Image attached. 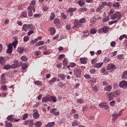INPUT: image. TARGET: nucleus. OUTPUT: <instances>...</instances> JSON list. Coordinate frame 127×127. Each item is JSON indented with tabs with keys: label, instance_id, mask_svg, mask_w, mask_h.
Here are the masks:
<instances>
[{
	"label": "nucleus",
	"instance_id": "1",
	"mask_svg": "<svg viewBox=\"0 0 127 127\" xmlns=\"http://www.w3.org/2000/svg\"><path fill=\"white\" fill-rule=\"evenodd\" d=\"M22 29L23 31H25V32H27V31H28V29L31 30V29H34V27L33 26V25L32 24H25L23 25Z\"/></svg>",
	"mask_w": 127,
	"mask_h": 127
},
{
	"label": "nucleus",
	"instance_id": "2",
	"mask_svg": "<svg viewBox=\"0 0 127 127\" xmlns=\"http://www.w3.org/2000/svg\"><path fill=\"white\" fill-rule=\"evenodd\" d=\"M121 17H122V15L121 14V13L119 12H116L114 14H112L110 16V18L112 20L114 19H116V18H117V20H119V19H120Z\"/></svg>",
	"mask_w": 127,
	"mask_h": 127
},
{
	"label": "nucleus",
	"instance_id": "3",
	"mask_svg": "<svg viewBox=\"0 0 127 127\" xmlns=\"http://www.w3.org/2000/svg\"><path fill=\"white\" fill-rule=\"evenodd\" d=\"M73 74L74 76L76 77V78H80L82 75V71L80 68H75L73 71Z\"/></svg>",
	"mask_w": 127,
	"mask_h": 127
},
{
	"label": "nucleus",
	"instance_id": "4",
	"mask_svg": "<svg viewBox=\"0 0 127 127\" xmlns=\"http://www.w3.org/2000/svg\"><path fill=\"white\" fill-rule=\"evenodd\" d=\"M18 44V41L15 40L13 41L12 43L9 44L8 46V48L12 50V47H14V49L16 48V46Z\"/></svg>",
	"mask_w": 127,
	"mask_h": 127
},
{
	"label": "nucleus",
	"instance_id": "5",
	"mask_svg": "<svg viewBox=\"0 0 127 127\" xmlns=\"http://www.w3.org/2000/svg\"><path fill=\"white\" fill-rule=\"evenodd\" d=\"M110 29L108 26H104L103 28L100 29L98 31V33H108Z\"/></svg>",
	"mask_w": 127,
	"mask_h": 127
},
{
	"label": "nucleus",
	"instance_id": "6",
	"mask_svg": "<svg viewBox=\"0 0 127 127\" xmlns=\"http://www.w3.org/2000/svg\"><path fill=\"white\" fill-rule=\"evenodd\" d=\"M0 84H5L6 83V78H5V74L2 73L0 76Z\"/></svg>",
	"mask_w": 127,
	"mask_h": 127
},
{
	"label": "nucleus",
	"instance_id": "7",
	"mask_svg": "<svg viewBox=\"0 0 127 127\" xmlns=\"http://www.w3.org/2000/svg\"><path fill=\"white\" fill-rule=\"evenodd\" d=\"M24 125L25 126H27L28 125L29 127H32L33 126V120H28L24 121Z\"/></svg>",
	"mask_w": 127,
	"mask_h": 127
},
{
	"label": "nucleus",
	"instance_id": "8",
	"mask_svg": "<svg viewBox=\"0 0 127 127\" xmlns=\"http://www.w3.org/2000/svg\"><path fill=\"white\" fill-rule=\"evenodd\" d=\"M33 112H34V113L33 114V117L34 119H35V120H37V119H39V117L40 115L38 114V111L37 110V109L34 110Z\"/></svg>",
	"mask_w": 127,
	"mask_h": 127
},
{
	"label": "nucleus",
	"instance_id": "9",
	"mask_svg": "<svg viewBox=\"0 0 127 127\" xmlns=\"http://www.w3.org/2000/svg\"><path fill=\"white\" fill-rule=\"evenodd\" d=\"M99 106L100 108H103L105 110H108L109 109L108 103L106 102H102L99 104Z\"/></svg>",
	"mask_w": 127,
	"mask_h": 127
},
{
	"label": "nucleus",
	"instance_id": "10",
	"mask_svg": "<svg viewBox=\"0 0 127 127\" xmlns=\"http://www.w3.org/2000/svg\"><path fill=\"white\" fill-rule=\"evenodd\" d=\"M119 86L120 88H124V89H126V88H127V81H122L120 82Z\"/></svg>",
	"mask_w": 127,
	"mask_h": 127
},
{
	"label": "nucleus",
	"instance_id": "11",
	"mask_svg": "<svg viewBox=\"0 0 127 127\" xmlns=\"http://www.w3.org/2000/svg\"><path fill=\"white\" fill-rule=\"evenodd\" d=\"M117 66H116V65L113 64H109L107 66V68L108 70H115V69H116Z\"/></svg>",
	"mask_w": 127,
	"mask_h": 127
},
{
	"label": "nucleus",
	"instance_id": "12",
	"mask_svg": "<svg viewBox=\"0 0 127 127\" xmlns=\"http://www.w3.org/2000/svg\"><path fill=\"white\" fill-rule=\"evenodd\" d=\"M50 95L48 96H45L42 98V103H47L48 102H50Z\"/></svg>",
	"mask_w": 127,
	"mask_h": 127
},
{
	"label": "nucleus",
	"instance_id": "13",
	"mask_svg": "<svg viewBox=\"0 0 127 127\" xmlns=\"http://www.w3.org/2000/svg\"><path fill=\"white\" fill-rule=\"evenodd\" d=\"M121 95V92L119 90L114 91L112 92V96L117 97Z\"/></svg>",
	"mask_w": 127,
	"mask_h": 127
},
{
	"label": "nucleus",
	"instance_id": "14",
	"mask_svg": "<svg viewBox=\"0 0 127 127\" xmlns=\"http://www.w3.org/2000/svg\"><path fill=\"white\" fill-rule=\"evenodd\" d=\"M50 102H52V103H56V102H57V98H56V96L50 95Z\"/></svg>",
	"mask_w": 127,
	"mask_h": 127
},
{
	"label": "nucleus",
	"instance_id": "15",
	"mask_svg": "<svg viewBox=\"0 0 127 127\" xmlns=\"http://www.w3.org/2000/svg\"><path fill=\"white\" fill-rule=\"evenodd\" d=\"M104 64V63H97L94 64V67L95 68H101L103 64Z\"/></svg>",
	"mask_w": 127,
	"mask_h": 127
},
{
	"label": "nucleus",
	"instance_id": "16",
	"mask_svg": "<svg viewBox=\"0 0 127 127\" xmlns=\"http://www.w3.org/2000/svg\"><path fill=\"white\" fill-rule=\"evenodd\" d=\"M80 63L81 64H87V58H81L80 59Z\"/></svg>",
	"mask_w": 127,
	"mask_h": 127
},
{
	"label": "nucleus",
	"instance_id": "17",
	"mask_svg": "<svg viewBox=\"0 0 127 127\" xmlns=\"http://www.w3.org/2000/svg\"><path fill=\"white\" fill-rule=\"evenodd\" d=\"M112 87L111 85H106L104 88L105 91H107V92H110V91L112 90Z\"/></svg>",
	"mask_w": 127,
	"mask_h": 127
},
{
	"label": "nucleus",
	"instance_id": "18",
	"mask_svg": "<svg viewBox=\"0 0 127 127\" xmlns=\"http://www.w3.org/2000/svg\"><path fill=\"white\" fill-rule=\"evenodd\" d=\"M13 115H11L8 116L7 117V121H9V122H11L12 123H13V120H14V119H13Z\"/></svg>",
	"mask_w": 127,
	"mask_h": 127
},
{
	"label": "nucleus",
	"instance_id": "19",
	"mask_svg": "<svg viewBox=\"0 0 127 127\" xmlns=\"http://www.w3.org/2000/svg\"><path fill=\"white\" fill-rule=\"evenodd\" d=\"M26 68H27V64H24L22 66V71L23 73L26 72Z\"/></svg>",
	"mask_w": 127,
	"mask_h": 127
},
{
	"label": "nucleus",
	"instance_id": "20",
	"mask_svg": "<svg viewBox=\"0 0 127 127\" xmlns=\"http://www.w3.org/2000/svg\"><path fill=\"white\" fill-rule=\"evenodd\" d=\"M76 10H77V8L70 7L69 8L68 10H67V12H74V11H76Z\"/></svg>",
	"mask_w": 127,
	"mask_h": 127
},
{
	"label": "nucleus",
	"instance_id": "21",
	"mask_svg": "<svg viewBox=\"0 0 127 127\" xmlns=\"http://www.w3.org/2000/svg\"><path fill=\"white\" fill-rule=\"evenodd\" d=\"M0 64L1 65H4L5 64V61L4 60V58L2 57H0Z\"/></svg>",
	"mask_w": 127,
	"mask_h": 127
},
{
	"label": "nucleus",
	"instance_id": "22",
	"mask_svg": "<svg viewBox=\"0 0 127 127\" xmlns=\"http://www.w3.org/2000/svg\"><path fill=\"white\" fill-rule=\"evenodd\" d=\"M50 31L51 32V35H54L56 32V29L55 28H51L50 29Z\"/></svg>",
	"mask_w": 127,
	"mask_h": 127
},
{
	"label": "nucleus",
	"instance_id": "23",
	"mask_svg": "<svg viewBox=\"0 0 127 127\" xmlns=\"http://www.w3.org/2000/svg\"><path fill=\"white\" fill-rule=\"evenodd\" d=\"M17 52H18V53H23L24 52V49L23 48L19 47L17 49Z\"/></svg>",
	"mask_w": 127,
	"mask_h": 127
},
{
	"label": "nucleus",
	"instance_id": "24",
	"mask_svg": "<svg viewBox=\"0 0 127 127\" xmlns=\"http://www.w3.org/2000/svg\"><path fill=\"white\" fill-rule=\"evenodd\" d=\"M78 4L80 5V6H83V5H85V0H79L78 1Z\"/></svg>",
	"mask_w": 127,
	"mask_h": 127
},
{
	"label": "nucleus",
	"instance_id": "25",
	"mask_svg": "<svg viewBox=\"0 0 127 127\" xmlns=\"http://www.w3.org/2000/svg\"><path fill=\"white\" fill-rule=\"evenodd\" d=\"M42 125V122L38 121L35 123V125L36 127H41Z\"/></svg>",
	"mask_w": 127,
	"mask_h": 127
},
{
	"label": "nucleus",
	"instance_id": "26",
	"mask_svg": "<svg viewBox=\"0 0 127 127\" xmlns=\"http://www.w3.org/2000/svg\"><path fill=\"white\" fill-rule=\"evenodd\" d=\"M103 8H104V5L101 4L97 8L96 11L97 12H99V11H100V10H102V9H103Z\"/></svg>",
	"mask_w": 127,
	"mask_h": 127
},
{
	"label": "nucleus",
	"instance_id": "27",
	"mask_svg": "<svg viewBox=\"0 0 127 127\" xmlns=\"http://www.w3.org/2000/svg\"><path fill=\"white\" fill-rule=\"evenodd\" d=\"M127 70L123 72V75L122 76V79H124L125 80L127 79Z\"/></svg>",
	"mask_w": 127,
	"mask_h": 127
},
{
	"label": "nucleus",
	"instance_id": "28",
	"mask_svg": "<svg viewBox=\"0 0 127 127\" xmlns=\"http://www.w3.org/2000/svg\"><path fill=\"white\" fill-rule=\"evenodd\" d=\"M76 126H79V123H78V121L74 120L72 123V126L75 127Z\"/></svg>",
	"mask_w": 127,
	"mask_h": 127
},
{
	"label": "nucleus",
	"instance_id": "29",
	"mask_svg": "<svg viewBox=\"0 0 127 127\" xmlns=\"http://www.w3.org/2000/svg\"><path fill=\"white\" fill-rule=\"evenodd\" d=\"M21 59L22 61H23L24 62H26V61L28 59V58L26 56H23L21 57Z\"/></svg>",
	"mask_w": 127,
	"mask_h": 127
},
{
	"label": "nucleus",
	"instance_id": "30",
	"mask_svg": "<svg viewBox=\"0 0 127 127\" xmlns=\"http://www.w3.org/2000/svg\"><path fill=\"white\" fill-rule=\"evenodd\" d=\"M21 15L23 17H27V12H25V11L21 12Z\"/></svg>",
	"mask_w": 127,
	"mask_h": 127
},
{
	"label": "nucleus",
	"instance_id": "31",
	"mask_svg": "<svg viewBox=\"0 0 127 127\" xmlns=\"http://www.w3.org/2000/svg\"><path fill=\"white\" fill-rule=\"evenodd\" d=\"M10 68L11 67L9 64H6L3 66V69H4V70H9Z\"/></svg>",
	"mask_w": 127,
	"mask_h": 127
},
{
	"label": "nucleus",
	"instance_id": "32",
	"mask_svg": "<svg viewBox=\"0 0 127 127\" xmlns=\"http://www.w3.org/2000/svg\"><path fill=\"white\" fill-rule=\"evenodd\" d=\"M90 33L91 34H96L97 33V30L95 28H92L90 30Z\"/></svg>",
	"mask_w": 127,
	"mask_h": 127
},
{
	"label": "nucleus",
	"instance_id": "33",
	"mask_svg": "<svg viewBox=\"0 0 127 127\" xmlns=\"http://www.w3.org/2000/svg\"><path fill=\"white\" fill-rule=\"evenodd\" d=\"M55 18V14L54 13V12H52L51 15L50 17V20H53V19H54Z\"/></svg>",
	"mask_w": 127,
	"mask_h": 127
},
{
	"label": "nucleus",
	"instance_id": "34",
	"mask_svg": "<svg viewBox=\"0 0 127 127\" xmlns=\"http://www.w3.org/2000/svg\"><path fill=\"white\" fill-rule=\"evenodd\" d=\"M59 78L62 79V80H64L65 79V76L64 74L61 73L58 75Z\"/></svg>",
	"mask_w": 127,
	"mask_h": 127
},
{
	"label": "nucleus",
	"instance_id": "35",
	"mask_svg": "<svg viewBox=\"0 0 127 127\" xmlns=\"http://www.w3.org/2000/svg\"><path fill=\"white\" fill-rule=\"evenodd\" d=\"M44 44V41H39L37 44H36L35 46H40V45H43Z\"/></svg>",
	"mask_w": 127,
	"mask_h": 127
},
{
	"label": "nucleus",
	"instance_id": "36",
	"mask_svg": "<svg viewBox=\"0 0 127 127\" xmlns=\"http://www.w3.org/2000/svg\"><path fill=\"white\" fill-rule=\"evenodd\" d=\"M118 21H119V20H115L109 21V25H112V24H114V23H117Z\"/></svg>",
	"mask_w": 127,
	"mask_h": 127
},
{
	"label": "nucleus",
	"instance_id": "37",
	"mask_svg": "<svg viewBox=\"0 0 127 127\" xmlns=\"http://www.w3.org/2000/svg\"><path fill=\"white\" fill-rule=\"evenodd\" d=\"M35 85H38V86H41L42 85V82H41L40 81H34Z\"/></svg>",
	"mask_w": 127,
	"mask_h": 127
},
{
	"label": "nucleus",
	"instance_id": "38",
	"mask_svg": "<svg viewBox=\"0 0 127 127\" xmlns=\"http://www.w3.org/2000/svg\"><path fill=\"white\" fill-rule=\"evenodd\" d=\"M5 126L6 127H12V124L9 122H5Z\"/></svg>",
	"mask_w": 127,
	"mask_h": 127
},
{
	"label": "nucleus",
	"instance_id": "39",
	"mask_svg": "<svg viewBox=\"0 0 127 127\" xmlns=\"http://www.w3.org/2000/svg\"><path fill=\"white\" fill-rule=\"evenodd\" d=\"M113 7H120V2H116L113 4Z\"/></svg>",
	"mask_w": 127,
	"mask_h": 127
},
{
	"label": "nucleus",
	"instance_id": "40",
	"mask_svg": "<svg viewBox=\"0 0 127 127\" xmlns=\"http://www.w3.org/2000/svg\"><path fill=\"white\" fill-rule=\"evenodd\" d=\"M108 96L110 101H111L114 99V96H113V93H109L108 94Z\"/></svg>",
	"mask_w": 127,
	"mask_h": 127
},
{
	"label": "nucleus",
	"instance_id": "41",
	"mask_svg": "<svg viewBox=\"0 0 127 127\" xmlns=\"http://www.w3.org/2000/svg\"><path fill=\"white\" fill-rule=\"evenodd\" d=\"M55 82H56V78L55 77H53L49 81V84H53V83H55Z\"/></svg>",
	"mask_w": 127,
	"mask_h": 127
},
{
	"label": "nucleus",
	"instance_id": "42",
	"mask_svg": "<svg viewBox=\"0 0 127 127\" xmlns=\"http://www.w3.org/2000/svg\"><path fill=\"white\" fill-rule=\"evenodd\" d=\"M79 23H85L86 22V18H82L79 21Z\"/></svg>",
	"mask_w": 127,
	"mask_h": 127
},
{
	"label": "nucleus",
	"instance_id": "43",
	"mask_svg": "<svg viewBox=\"0 0 127 127\" xmlns=\"http://www.w3.org/2000/svg\"><path fill=\"white\" fill-rule=\"evenodd\" d=\"M110 20V16H106L103 19V22H106V21H109Z\"/></svg>",
	"mask_w": 127,
	"mask_h": 127
},
{
	"label": "nucleus",
	"instance_id": "44",
	"mask_svg": "<svg viewBox=\"0 0 127 127\" xmlns=\"http://www.w3.org/2000/svg\"><path fill=\"white\" fill-rule=\"evenodd\" d=\"M33 33H34V31L33 30V29H31L28 32L27 35L28 36H30V35H31V34H33Z\"/></svg>",
	"mask_w": 127,
	"mask_h": 127
},
{
	"label": "nucleus",
	"instance_id": "45",
	"mask_svg": "<svg viewBox=\"0 0 127 127\" xmlns=\"http://www.w3.org/2000/svg\"><path fill=\"white\" fill-rule=\"evenodd\" d=\"M56 111H57V109L56 108H52L50 111V114H54V113H55L56 112Z\"/></svg>",
	"mask_w": 127,
	"mask_h": 127
},
{
	"label": "nucleus",
	"instance_id": "46",
	"mask_svg": "<svg viewBox=\"0 0 127 127\" xmlns=\"http://www.w3.org/2000/svg\"><path fill=\"white\" fill-rule=\"evenodd\" d=\"M27 118H28V114L26 113V114H24L23 117V120L24 121H25V120H26L27 119Z\"/></svg>",
	"mask_w": 127,
	"mask_h": 127
},
{
	"label": "nucleus",
	"instance_id": "47",
	"mask_svg": "<svg viewBox=\"0 0 127 127\" xmlns=\"http://www.w3.org/2000/svg\"><path fill=\"white\" fill-rule=\"evenodd\" d=\"M87 8H80L79 9V11H81L82 12H84V11H87Z\"/></svg>",
	"mask_w": 127,
	"mask_h": 127
},
{
	"label": "nucleus",
	"instance_id": "48",
	"mask_svg": "<svg viewBox=\"0 0 127 127\" xmlns=\"http://www.w3.org/2000/svg\"><path fill=\"white\" fill-rule=\"evenodd\" d=\"M95 72L96 69L95 68L90 69L89 70V73H90V74H94Z\"/></svg>",
	"mask_w": 127,
	"mask_h": 127
},
{
	"label": "nucleus",
	"instance_id": "49",
	"mask_svg": "<svg viewBox=\"0 0 127 127\" xmlns=\"http://www.w3.org/2000/svg\"><path fill=\"white\" fill-rule=\"evenodd\" d=\"M10 66L12 69H15V68H17L18 67L17 64H12Z\"/></svg>",
	"mask_w": 127,
	"mask_h": 127
},
{
	"label": "nucleus",
	"instance_id": "50",
	"mask_svg": "<svg viewBox=\"0 0 127 127\" xmlns=\"http://www.w3.org/2000/svg\"><path fill=\"white\" fill-rule=\"evenodd\" d=\"M76 102H77L78 104H83V103H84V101L82 99H77Z\"/></svg>",
	"mask_w": 127,
	"mask_h": 127
},
{
	"label": "nucleus",
	"instance_id": "51",
	"mask_svg": "<svg viewBox=\"0 0 127 127\" xmlns=\"http://www.w3.org/2000/svg\"><path fill=\"white\" fill-rule=\"evenodd\" d=\"M29 40V38L27 36H25L23 38L24 42H27Z\"/></svg>",
	"mask_w": 127,
	"mask_h": 127
},
{
	"label": "nucleus",
	"instance_id": "52",
	"mask_svg": "<svg viewBox=\"0 0 127 127\" xmlns=\"http://www.w3.org/2000/svg\"><path fill=\"white\" fill-rule=\"evenodd\" d=\"M124 38H127V35H123L121 36L119 38V39L120 40H123Z\"/></svg>",
	"mask_w": 127,
	"mask_h": 127
},
{
	"label": "nucleus",
	"instance_id": "53",
	"mask_svg": "<svg viewBox=\"0 0 127 127\" xmlns=\"http://www.w3.org/2000/svg\"><path fill=\"white\" fill-rule=\"evenodd\" d=\"M43 11H47L48 10V6L44 5L43 6Z\"/></svg>",
	"mask_w": 127,
	"mask_h": 127
},
{
	"label": "nucleus",
	"instance_id": "54",
	"mask_svg": "<svg viewBox=\"0 0 127 127\" xmlns=\"http://www.w3.org/2000/svg\"><path fill=\"white\" fill-rule=\"evenodd\" d=\"M90 81L92 82V83H97V79L96 78H91Z\"/></svg>",
	"mask_w": 127,
	"mask_h": 127
},
{
	"label": "nucleus",
	"instance_id": "55",
	"mask_svg": "<svg viewBox=\"0 0 127 127\" xmlns=\"http://www.w3.org/2000/svg\"><path fill=\"white\" fill-rule=\"evenodd\" d=\"M77 111L75 109H72L71 111L70 112V115H73V114H76Z\"/></svg>",
	"mask_w": 127,
	"mask_h": 127
},
{
	"label": "nucleus",
	"instance_id": "56",
	"mask_svg": "<svg viewBox=\"0 0 127 127\" xmlns=\"http://www.w3.org/2000/svg\"><path fill=\"white\" fill-rule=\"evenodd\" d=\"M54 23L55 24H56V25L59 24V19L57 18L55 19L54 20Z\"/></svg>",
	"mask_w": 127,
	"mask_h": 127
},
{
	"label": "nucleus",
	"instance_id": "57",
	"mask_svg": "<svg viewBox=\"0 0 127 127\" xmlns=\"http://www.w3.org/2000/svg\"><path fill=\"white\" fill-rule=\"evenodd\" d=\"M40 105V102H37L35 104H34L33 107V108H37Z\"/></svg>",
	"mask_w": 127,
	"mask_h": 127
},
{
	"label": "nucleus",
	"instance_id": "58",
	"mask_svg": "<svg viewBox=\"0 0 127 127\" xmlns=\"http://www.w3.org/2000/svg\"><path fill=\"white\" fill-rule=\"evenodd\" d=\"M96 62H97V59H94L91 61V63L93 64V66H95V64H96L95 63H96Z\"/></svg>",
	"mask_w": 127,
	"mask_h": 127
},
{
	"label": "nucleus",
	"instance_id": "59",
	"mask_svg": "<svg viewBox=\"0 0 127 127\" xmlns=\"http://www.w3.org/2000/svg\"><path fill=\"white\" fill-rule=\"evenodd\" d=\"M113 117L114 120H117V119L118 118V117L119 116L116 113H114L113 114Z\"/></svg>",
	"mask_w": 127,
	"mask_h": 127
},
{
	"label": "nucleus",
	"instance_id": "60",
	"mask_svg": "<svg viewBox=\"0 0 127 127\" xmlns=\"http://www.w3.org/2000/svg\"><path fill=\"white\" fill-rule=\"evenodd\" d=\"M80 87V83H76L74 86V89H78Z\"/></svg>",
	"mask_w": 127,
	"mask_h": 127
},
{
	"label": "nucleus",
	"instance_id": "61",
	"mask_svg": "<svg viewBox=\"0 0 127 127\" xmlns=\"http://www.w3.org/2000/svg\"><path fill=\"white\" fill-rule=\"evenodd\" d=\"M118 54V51H115L112 53H111V57H113V56H116Z\"/></svg>",
	"mask_w": 127,
	"mask_h": 127
},
{
	"label": "nucleus",
	"instance_id": "62",
	"mask_svg": "<svg viewBox=\"0 0 127 127\" xmlns=\"http://www.w3.org/2000/svg\"><path fill=\"white\" fill-rule=\"evenodd\" d=\"M1 88L2 89H3V91L7 90V87H6V85H2Z\"/></svg>",
	"mask_w": 127,
	"mask_h": 127
},
{
	"label": "nucleus",
	"instance_id": "63",
	"mask_svg": "<svg viewBox=\"0 0 127 127\" xmlns=\"http://www.w3.org/2000/svg\"><path fill=\"white\" fill-rule=\"evenodd\" d=\"M116 105V101L113 100L112 102H110V106H112V107H114Z\"/></svg>",
	"mask_w": 127,
	"mask_h": 127
},
{
	"label": "nucleus",
	"instance_id": "64",
	"mask_svg": "<svg viewBox=\"0 0 127 127\" xmlns=\"http://www.w3.org/2000/svg\"><path fill=\"white\" fill-rule=\"evenodd\" d=\"M84 77L86 79H90V78H91V75H90V74H86L84 75Z\"/></svg>",
	"mask_w": 127,
	"mask_h": 127
}]
</instances>
